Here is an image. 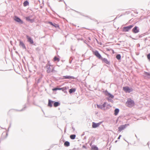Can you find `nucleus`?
I'll use <instances>...</instances> for the list:
<instances>
[{"label": "nucleus", "instance_id": "nucleus-1", "mask_svg": "<svg viewBox=\"0 0 150 150\" xmlns=\"http://www.w3.org/2000/svg\"><path fill=\"white\" fill-rule=\"evenodd\" d=\"M134 26L133 24L123 27L122 31L124 32H128Z\"/></svg>", "mask_w": 150, "mask_h": 150}, {"label": "nucleus", "instance_id": "nucleus-2", "mask_svg": "<svg viewBox=\"0 0 150 150\" xmlns=\"http://www.w3.org/2000/svg\"><path fill=\"white\" fill-rule=\"evenodd\" d=\"M14 20L20 24H23L24 22L19 17L17 16L14 17Z\"/></svg>", "mask_w": 150, "mask_h": 150}, {"label": "nucleus", "instance_id": "nucleus-3", "mask_svg": "<svg viewBox=\"0 0 150 150\" xmlns=\"http://www.w3.org/2000/svg\"><path fill=\"white\" fill-rule=\"evenodd\" d=\"M47 68V73H50L51 72L52 69L53 68V66L51 65L49 63H47L46 65Z\"/></svg>", "mask_w": 150, "mask_h": 150}, {"label": "nucleus", "instance_id": "nucleus-4", "mask_svg": "<svg viewBox=\"0 0 150 150\" xmlns=\"http://www.w3.org/2000/svg\"><path fill=\"white\" fill-rule=\"evenodd\" d=\"M123 89L126 93H130L133 90L132 88H130L127 86L123 87Z\"/></svg>", "mask_w": 150, "mask_h": 150}, {"label": "nucleus", "instance_id": "nucleus-5", "mask_svg": "<svg viewBox=\"0 0 150 150\" xmlns=\"http://www.w3.org/2000/svg\"><path fill=\"white\" fill-rule=\"evenodd\" d=\"M93 54L96 56L98 59H101L103 57L101 54L99 53L98 51L96 50L93 51Z\"/></svg>", "mask_w": 150, "mask_h": 150}, {"label": "nucleus", "instance_id": "nucleus-6", "mask_svg": "<svg viewBox=\"0 0 150 150\" xmlns=\"http://www.w3.org/2000/svg\"><path fill=\"white\" fill-rule=\"evenodd\" d=\"M132 32L134 34L138 33L139 32V28L138 26H135L132 29Z\"/></svg>", "mask_w": 150, "mask_h": 150}, {"label": "nucleus", "instance_id": "nucleus-7", "mask_svg": "<svg viewBox=\"0 0 150 150\" xmlns=\"http://www.w3.org/2000/svg\"><path fill=\"white\" fill-rule=\"evenodd\" d=\"M129 124H125L124 125H122L120 126L118 128L119 132H121L126 127L129 125Z\"/></svg>", "mask_w": 150, "mask_h": 150}, {"label": "nucleus", "instance_id": "nucleus-8", "mask_svg": "<svg viewBox=\"0 0 150 150\" xmlns=\"http://www.w3.org/2000/svg\"><path fill=\"white\" fill-rule=\"evenodd\" d=\"M87 87L89 88V89L91 91H93L96 89V87H95L94 85H85Z\"/></svg>", "mask_w": 150, "mask_h": 150}, {"label": "nucleus", "instance_id": "nucleus-9", "mask_svg": "<svg viewBox=\"0 0 150 150\" xmlns=\"http://www.w3.org/2000/svg\"><path fill=\"white\" fill-rule=\"evenodd\" d=\"M103 92L104 93L106 96H109L108 98H114V96L108 92L107 90H106L105 91H103Z\"/></svg>", "mask_w": 150, "mask_h": 150}, {"label": "nucleus", "instance_id": "nucleus-10", "mask_svg": "<svg viewBox=\"0 0 150 150\" xmlns=\"http://www.w3.org/2000/svg\"><path fill=\"white\" fill-rule=\"evenodd\" d=\"M102 123V122H100L98 123H96L94 122H92V127L93 128H96L98 127Z\"/></svg>", "mask_w": 150, "mask_h": 150}, {"label": "nucleus", "instance_id": "nucleus-11", "mask_svg": "<svg viewBox=\"0 0 150 150\" xmlns=\"http://www.w3.org/2000/svg\"><path fill=\"white\" fill-rule=\"evenodd\" d=\"M106 103L105 102L104 103L103 105H97V108H100L102 110L104 109V108L105 107Z\"/></svg>", "mask_w": 150, "mask_h": 150}, {"label": "nucleus", "instance_id": "nucleus-12", "mask_svg": "<svg viewBox=\"0 0 150 150\" xmlns=\"http://www.w3.org/2000/svg\"><path fill=\"white\" fill-rule=\"evenodd\" d=\"M126 103H127L129 105H130L132 106H133L134 105V101L130 98L126 102Z\"/></svg>", "mask_w": 150, "mask_h": 150}, {"label": "nucleus", "instance_id": "nucleus-13", "mask_svg": "<svg viewBox=\"0 0 150 150\" xmlns=\"http://www.w3.org/2000/svg\"><path fill=\"white\" fill-rule=\"evenodd\" d=\"M26 38L27 39V41L30 44H33L34 43L33 40V39L28 35L26 36Z\"/></svg>", "mask_w": 150, "mask_h": 150}, {"label": "nucleus", "instance_id": "nucleus-14", "mask_svg": "<svg viewBox=\"0 0 150 150\" xmlns=\"http://www.w3.org/2000/svg\"><path fill=\"white\" fill-rule=\"evenodd\" d=\"M101 60L103 63H105L109 65H110V61H108V59L105 58H103Z\"/></svg>", "mask_w": 150, "mask_h": 150}, {"label": "nucleus", "instance_id": "nucleus-15", "mask_svg": "<svg viewBox=\"0 0 150 150\" xmlns=\"http://www.w3.org/2000/svg\"><path fill=\"white\" fill-rule=\"evenodd\" d=\"M19 45L21 46L23 49H26V47L25 44L21 40H19Z\"/></svg>", "mask_w": 150, "mask_h": 150}, {"label": "nucleus", "instance_id": "nucleus-16", "mask_svg": "<svg viewBox=\"0 0 150 150\" xmlns=\"http://www.w3.org/2000/svg\"><path fill=\"white\" fill-rule=\"evenodd\" d=\"M29 104V101L28 99L27 100V102L26 104H25L24 105V106L23 108L22 109H21V110H17V111H22L25 110L27 108L26 105L28 104Z\"/></svg>", "mask_w": 150, "mask_h": 150}, {"label": "nucleus", "instance_id": "nucleus-17", "mask_svg": "<svg viewBox=\"0 0 150 150\" xmlns=\"http://www.w3.org/2000/svg\"><path fill=\"white\" fill-rule=\"evenodd\" d=\"M75 77L70 76H63V79H74Z\"/></svg>", "mask_w": 150, "mask_h": 150}, {"label": "nucleus", "instance_id": "nucleus-18", "mask_svg": "<svg viewBox=\"0 0 150 150\" xmlns=\"http://www.w3.org/2000/svg\"><path fill=\"white\" fill-rule=\"evenodd\" d=\"M144 76L145 77L149 79H150V73L147 72L146 71H144Z\"/></svg>", "mask_w": 150, "mask_h": 150}, {"label": "nucleus", "instance_id": "nucleus-19", "mask_svg": "<svg viewBox=\"0 0 150 150\" xmlns=\"http://www.w3.org/2000/svg\"><path fill=\"white\" fill-rule=\"evenodd\" d=\"M68 87H65L62 88H60L59 90H62L65 93H67V90L68 88Z\"/></svg>", "mask_w": 150, "mask_h": 150}, {"label": "nucleus", "instance_id": "nucleus-20", "mask_svg": "<svg viewBox=\"0 0 150 150\" xmlns=\"http://www.w3.org/2000/svg\"><path fill=\"white\" fill-rule=\"evenodd\" d=\"M53 106L55 107H56L60 105V103L59 101H53Z\"/></svg>", "mask_w": 150, "mask_h": 150}, {"label": "nucleus", "instance_id": "nucleus-21", "mask_svg": "<svg viewBox=\"0 0 150 150\" xmlns=\"http://www.w3.org/2000/svg\"><path fill=\"white\" fill-rule=\"evenodd\" d=\"M53 103V101L52 100L50 99L48 100V106L51 108L52 106V104Z\"/></svg>", "mask_w": 150, "mask_h": 150}, {"label": "nucleus", "instance_id": "nucleus-22", "mask_svg": "<svg viewBox=\"0 0 150 150\" xmlns=\"http://www.w3.org/2000/svg\"><path fill=\"white\" fill-rule=\"evenodd\" d=\"M76 88H72L70 89L69 90V93L70 94L74 93L76 91Z\"/></svg>", "mask_w": 150, "mask_h": 150}, {"label": "nucleus", "instance_id": "nucleus-23", "mask_svg": "<svg viewBox=\"0 0 150 150\" xmlns=\"http://www.w3.org/2000/svg\"><path fill=\"white\" fill-rule=\"evenodd\" d=\"M91 150H98V147L96 145H91Z\"/></svg>", "mask_w": 150, "mask_h": 150}, {"label": "nucleus", "instance_id": "nucleus-24", "mask_svg": "<svg viewBox=\"0 0 150 150\" xmlns=\"http://www.w3.org/2000/svg\"><path fill=\"white\" fill-rule=\"evenodd\" d=\"M120 111L119 109L116 108L114 110V115H117Z\"/></svg>", "mask_w": 150, "mask_h": 150}, {"label": "nucleus", "instance_id": "nucleus-25", "mask_svg": "<svg viewBox=\"0 0 150 150\" xmlns=\"http://www.w3.org/2000/svg\"><path fill=\"white\" fill-rule=\"evenodd\" d=\"M29 4V2L27 0L25 1L23 3V6H26Z\"/></svg>", "mask_w": 150, "mask_h": 150}, {"label": "nucleus", "instance_id": "nucleus-26", "mask_svg": "<svg viewBox=\"0 0 150 150\" xmlns=\"http://www.w3.org/2000/svg\"><path fill=\"white\" fill-rule=\"evenodd\" d=\"M70 142L67 141H66L64 144V145L65 146L68 147L70 146Z\"/></svg>", "mask_w": 150, "mask_h": 150}, {"label": "nucleus", "instance_id": "nucleus-27", "mask_svg": "<svg viewBox=\"0 0 150 150\" xmlns=\"http://www.w3.org/2000/svg\"><path fill=\"white\" fill-rule=\"evenodd\" d=\"M76 137V135L75 134H73L71 135L70 136V139H75Z\"/></svg>", "mask_w": 150, "mask_h": 150}, {"label": "nucleus", "instance_id": "nucleus-28", "mask_svg": "<svg viewBox=\"0 0 150 150\" xmlns=\"http://www.w3.org/2000/svg\"><path fill=\"white\" fill-rule=\"evenodd\" d=\"M116 58L118 60H120L121 59V55L120 54H117L116 56Z\"/></svg>", "mask_w": 150, "mask_h": 150}, {"label": "nucleus", "instance_id": "nucleus-29", "mask_svg": "<svg viewBox=\"0 0 150 150\" xmlns=\"http://www.w3.org/2000/svg\"><path fill=\"white\" fill-rule=\"evenodd\" d=\"M60 59L56 56H55L54 58V61H57L59 62L60 61Z\"/></svg>", "mask_w": 150, "mask_h": 150}, {"label": "nucleus", "instance_id": "nucleus-30", "mask_svg": "<svg viewBox=\"0 0 150 150\" xmlns=\"http://www.w3.org/2000/svg\"><path fill=\"white\" fill-rule=\"evenodd\" d=\"M52 26H54L56 28H58L59 29H60V28L59 27V25L58 24H56L54 23V24Z\"/></svg>", "mask_w": 150, "mask_h": 150}, {"label": "nucleus", "instance_id": "nucleus-31", "mask_svg": "<svg viewBox=\"0 0 150 150\" xmlns=\"http://www.w3.org/2000/svg\"><path fill=\"white\" fill-rule=\"evenodd\" d=\"M42 77H39L37 79V83L38 84L40 83V82L42 80Z\"/></svg>", "mask_w": 150, "mask_h": 150}, {"label": "nucleus", "instance_id": "nucleus-32", "mask_svg": "<svg viewBox=\"0 0 150 150\" xmlns=\"http://www.w3.org/2000/svg\"><path fill=\"white\" fill-rule=\"evenodd\" d=\"M143 34H142L141 35H139V36H136V39H138L139 38H141L142 36V35H143Z\"/></svg>", "mask_w": 150, "mask_h": 150}, {"label": "nucleus", "instance_id": "nucleus-33", "mask_svg": "<svg viewBox=\"0 0 150 150\" xmlns=\"http://www.w3.org/2000/svg\"><path fill=\"white\" fill-rule=\"evenodd\" d=\"M73 58L72 57H70L69 59V63L70 64H71L72 62V61L73 59Z\"/></svg>", "mask_w": 150, "mask_h": 150}, {"label": "nucleus", "instance_id": "nucleus-34", "mask_svg": "<svg viewBox=\"0 0 150 150\" xmlns=\"http://www.w3.org/2000/svg\"><path fill=\"white\" fill-rule=\"evenodd\" d=\"M111 98H107V99L108 101L113 103V101L112 99H111Z\"/></svg>", "mask_w": 150, "mask_h": 150}, {"label": "nucleus", "instance_id": "nucleus-35", "mask_svg": "<svg viewBox=\"0 0 150 150\" xmlns=\"http://www.w3.org/2000/svg\"><path fill=\"white\" fill-rule=\"evenodd\" d=\"M60 88H54L52 89V90L53 91H56L57 90H59Z\"/></svg>", "mask_w": 150, "mask_h": 150}, {"label": "nucleus", "instance_id": "nucleus-36", "mask_svg": "<svg viewBox=\"0 0 150 150\" xmlns=\"http://www.w3.org/2000/svg\"><path fill=\"white\" fill-rule=\"evenodd\" d=\"M51 72L53 73H56L57 72V71L55 70L54 69V68L53 67V68L52 69V71H51Z\"/></svg>", "mask_w": 150, "mask_h": 150}, {"label": "nucleus", "instance_id": "nucleus-37", "mask_svg": "<svg viewBox=\"0 0 150 150\" xmlns=\"http://www.w3.org/2000/svg\"><path fill=\"white\" fill-rule=\"evenodd\" d=\"M147 57L148 60L150 62V53H149L147 54Z\"/></svg>", "mask_w": 150, "mask_h": 150}, {"label": "nucleus", "instance_id": "nucleus-38", "mask_svg": "<svg viewBox=\"0 0 150 150\" xmlns=\"http://www.w3.org/2000/svg\"><path fill=\"white\" fill-rule=\"evenodd\" d=\"M25 19L26 20L28 21H29L30 19V17H27L25 18Z\"/></svg>", "mask_w": 150, "mask_h": 150}, {"label": "nucleus", "instance_id": "nucleus-39", "mask_svg": "<svg viewBox=\"0 0 150 150\" xmlns=\"http://www.w3.org/2000/svg\"><path fill=\"white\" fill-rule=\"evenodd\" d=\"M47 23L50 24L51 25L53 26L54 25V24L51 21H48Z\"/></svg>", "mask_w": 150, "mask_h": 150}, {"label": "nucleus", "instance_id": "nucleus-40", "mask_svg": "<svg viewBox=\"0 0 150 150\" xmlns=\"http://www.w3.org/2000/svg\"><path fill=\"white\" fill-rule=\"evenodd\" d=\"M79 14L82 16H83L85 17H87V18H90V19H91L90 17H89L88 16H84V15H83L82 14V13L80 12Z\"/></svg>", "mask_w": 150, "mask_h": 150}, {"label": "nucleus", "instance_id": "nucleus-41", "mask_svg": "<svg viewBox=\"0 0 150 150\" xmlns=\"http://www.w3.org/2000/svg\"><path fill=\"white\" fill-rule=\"evenodd\" d=\"M29 21L31 23H33V22H34V20L33 19H30Z\"/></svg>", "mask_w": 150, "mask_h": 150}, {"label": "nucleus", "instance_id": "nucleus-42", "mask_svg": "<svg viewBox=\"0 0 150 150\" xmlns=\"http://www.w3.org/2000/svg\"><path fill=\"white\" fill-rule=\"evenodd\" d=\"M83 38H78V41L79 40H83Z\"/></svg>", "mask_w": 150, "mask_h": 150}, {"label": "nucleus", "instance_id": "nucleus-43", "mask_svg": "<svg viewBox=\"0 0 150 150\" xmlns=\"http://www.w3.org/2000/svg\"><path fill=\"white\" fill-rule=\"evenodd\" d=\"M106 50L107 51H110V49L108 48H106Z\"/></svg>", "mask_w": 150, "mask_h": 150}, {"label": "nucleus", "instance_id": "nucleus-44", "mask_svg": "<svg viewBox=\"0 0 150 150\" xmlns=\"http://www.w3.org/2000/svg\"><path fill=\"white\" fill-rule=\"evenodd\" d=\"M121 136H122L121 135H119V137H118V138L117 139H120V137H121Z\"/></svg>", "mask_w": 150, "mask_h": 150}, {"label": "nucleus", "instance_id": "nucleus-45", "mask_svg": "<svg viewBox=\"0 0 150 150\" xmlns=\"http://www.w3.org/2000/svg\"><path fill=\"white\" fill-rule=\"evenodd\" d=\"M83 148H85V149H86V146H85V145H83V146H82Z\"/></svg>", "mask_w": 150, "mask_h": 150}, {"label": "nucleus", "instance_id": "nucleus-46", "mask_svg": "<svg viewBox=\"0 0 150 150\" xmlns=\"http://www.w3.org/2000/svg\"><path fill=\"white\" fill-rule=\"evenodd\" d=\"M88 40H91V39L90 38V37H88Z\"/></svg>", "mask_w": 150, "mask_h": 150}, {"label": "nucleus", "instance_id": "nucleus-47", "mask_svg": "<svg viewBox=\"0 0 150 150\" xmlns=\"http://www.w3.org/2000/svg\"><path fill=\"white\" fill-rule=\"evenodd\" d=\"M148 40V38H146L144 39V41H146Z\"/></svg>", "mask_w": 150, "mask_h": 150}, {"label": "nucleus", "instance_id": "nucleus-48", "mask_svg": "<svg viewBox=\"0 0 150 150\" xmlns=\"http://www.w3.org/2000/svg\"><path fill=\"white\" fill-rule=\"evenodd\" d=\"M75 11L77 13H78L79 14V13H80V12H79V11Z\"/></svg>", "mask_w": 150, "mask_h": 150}, {"label": "nucleus", "instance_id": "nucleus-49", "mask_svg": "<svg viewBox=\"0 0 150 150\" xmlns=\"http://www.w3.org/2000/svg\"><path fill=\"white\" fill-rule=\"evenodd\" d=\"M129 37L130 38H132V39H134V40H136V39H134V38H132L131 36H129Z\"/></svg>", "mask_w": 150, "mask_h": 150}, {"label": "nucleus", "instance_id": "nucleus-50", "mask_svg": "<svg viewBox=\"0 0 150 150\" xmlns=\"http://www.w3.org/2000/svg\"><path fill=\"white\" fill-rule=\"evenodd\" d=\"M72 129H73L74 131L75 130V128L73 127H72Z\"/></svg>", "mask_w": 150, "mask_h": 150}, {"label": "nucleus", "instance_id": "nucleus-51", "mask_svg": "<svg viewBox=\"0 0 150 150\" xmlns=\"http://www.w3.org/2000/svg\"><path fill=\"white\" fill-rule=\"evenodd\" d=\"M140 45L139 44H137V46H138V47H139V46H140Z\"/></svg>", "mask_w": 150, "mask_h": 150}, {"label": "nucleus", "instance_id": "nucleus-52", "mask_svg": "<svg viewBox=\"0 0 150 150\" xmlns=\"http://www.w3.org/2000/svg\"><path fill=\"white\" fill-rule=\"evenodd\" d=\"M10 43H11V45H12V41H10Z\"/></svg>", "mask_w": 150, "mask_h": 150}, {"label": "nucleus", "instance_id": "nucleus-53", "mask_svg": "<svg viewBox=\"0 0 150 150\" xmlns=\"http://www.w3.org/2000/svg\"><path fill=\"white\" fill-rule=\"evenodd\" d=\"M107 106H110V107H111V106L110 105H109V104H108V105H107Z\"/></svg>", "mask_w": 150, "mask_h": 150}, {"label": "nucleus", "instance_id": "nucleus-54", "mask_svg": "<svg viewBox=\"0 0 150 150\" xmlns=\"http://www.w3.org/2000/svg\"><path fill=\"white\" fill-rule=\"evenodd\" d=\"M86 40H85L84 41V43H86L87 44V43H86Z\"/></svg>", "mask_w": 150, "mask_h": 150}, {"label": "nucleus", "instance_id": "nucleus-55", "mask_svg": "<svg viewBox=\"0 0 150 150\" xmlns=\"http://www.w3.org/2000/svg\"><path fill=\"white\" fill-rule=\"evenodd\" d=\"M117 142V140H116L115 141V142L116 143V142Z\"/></svg>", "mask_w": 150, "mask_h": 150}, {"label": "nucleus", "instance_id": "nucleus-56", "mask_svg": "<svg viewBox=\"0 0 150 150\" xmlns=\"http://www.w3.org/2000/svg\"><path fill=\"white\" fill-rule=\"evenodd\" d=\"M8 135V134L7 133H6V136H7Z\"/></svg>", "mask_w": 150, "mask_h": 150}, {"label": "nucleus", "instance_id": "nucleus-57", "mask_svg": "<svg viewBox=\"0 0 150 150\" xmlns=\"http://www.w3.org/2000/svg\"><path fill=\"white\" fill-rule=\"evenodd\" d=\"M65 83H62V84H63V85H64V84H65Z\"/></svg>", "mask_w": 150, "mask_h": 150}, {"label": "nucleus", "instance_id": "nucleus-58", "mask_svg": "<svg viewBox=\"0 0 150 150\" xmlns=\"http://www.w3.org/2000/svg\"><path fill=\"white\" fill-rule=\"evenodd\" d=\"M147 144L148 145H149V142L147 143Z\"/></svg>", "mask_w": 150, "mask_h": 150}, {"label": "nucleus", "instance_id": "nucleus-59", "mask_svg": "<svg viewBox=\"0 0 150 150\" xmlns=\"http://www.w3.org/2000/svg\"><path fill=\"white\" fill-rule=\"evenodd\" d=\"M84 135V134H83L82 135V136L83 135Z\"/></svg>", "mask_w": 150, "mask_h": 150}, {"label": "nucleus", "instance_id": "nucleus-60", "mask_svg": "<svg viewBox=\"0 0 150 150\" xmlns=\"http://www.w3.org/2000/svg\"><path fill=\"white\" fill-rule=\"evenodd\" d=\"M112 51H113V53H114V50H112Z\"/></svg>", "mask_w": 150, "mask_h": 150}, {"label": "nucleus", "instance_id": "nucleus-61", "mask_svg": "<svg viewBox=\"0 0 150 150\" xmlns=\"http://www.w3.org/2000/svg\"><path fill=\"white\" fill-rule=\"evenodd\" d=\"M96 41H97V42H98V41L96 39Z\"/></svg>", "mask_w": 150, "mask_h": 150}, {"label": "nucleus", "instance_id": "nucleus-62", "mask_svg": "<svg viewBox=\"0 0 150 150\" xmlns=\"http://www.w3.org/2000/svg\"><path fill=\"white\" fill-rule=\"evenodd\" d=\"M27 89H28H28H28V86H27Z\"/></svg>", "mask_w": 150, "mask_h": 150}, {"label": "nucleus", "instance_id": "nucleus-63", "mask_svg": "<svg viewBox=\"0 0 150 150\" xmlns=\"http://www.w3.org/2000/svg\"><path fill=\"white\" fill-rule=\"evenodd\" d=\"M117 17H116V18H115V19H117Z\"/></svg>", "mask_w": 150, "mask_h": 150}, {"label": "nucleus", "instance_id": "nucleus-64", "mask_svg": "<svg viewBox=\"0 0 150 150\" xmlns=\"http://www.w3.org/2000/svg\"><path fill=\"white\" fill-rule=\"evenodd\" d=\"M117 45H120V44H117Z\"/></svg>", "mask_w": 150, "mask_h": 150}]
</instances>
